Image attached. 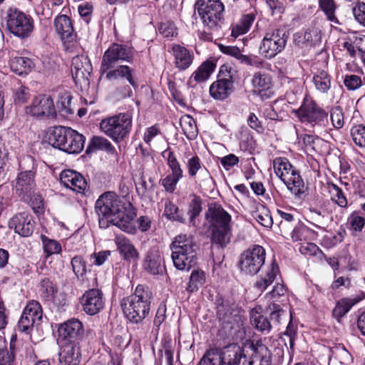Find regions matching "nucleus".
Listing matches in <instances>:
<instances>
[{
    "label": "nucleus",
    "mask_w": 365,
    "mask_h": 365,
    "mask_svg": "<svg viewBox=\"0 0 365 365\" xmlns=\"http://www.w3.org/2000/svg\"><path fill=\"white\" fill-rule=\"evenodd\" d=\"M95 210L101 227H107L110 222L128 234L136 233L134 221L137 215L135 208L130 202L121 200L115 192L102 194L96 202Z\"/></svg>",
    "instance_id": "1"
},
{
    "label": "nucleus",
    "mask_w": 365,
    "mask_h": 365,
    "mask_svg": "<svg viewBox=\"0 0 365 365\" xmlns=\"http://www.w3.org/2000/svg\"><path fill=\"white\" fill-rule=\"evenodd\" d=\"M151 291L143 285H138L133 294L120 301V307L125 319L131 324H141L150 311Z\"/></svg>",
    "instance_id": "2"
},
{
    "label": "nucleus",
    "mask_w": 365,
    "mask_h": 365,
    "mask_svg": "<svg viewBox=\"0 0 365 365\" xmlns=\"http://www.w3.org/2000/svg\"><path fill=\"white\" fill-rule=\"evenodd\" d=\"M206 218L210 224L212 242L226 247L232 237L231 215L221 206H214L209 207Z\"/></svg>",
    "instance_id": "3"
},
{
    "label": "nucleus",
    "mask_w": 365,
    "mask_h": 365,
    "mask_svg": "<svg viewBox=\"0 0 365 365\" xmlns=\"http://www.w3.org/2000/svg\"><path fill=\"white\" fill-rule=\"evenodd\" d=\"M175 267L189 271L197 262L196 245L185 235L176 236L170 245Z\"/></svg>",
    "instance_id": "4"
},
{
    "label": "nucleus",
    "mask_w": 365,
    "mask_h": 365,
    "mask_svg": "<svg viewBox=\"0 0 365 365\" xmlns=\"http://www.w3.org/2000/svg\"><path fill=\"white\" fill-rule=\"evenodd\" d=\"M272 164L276 175L292 194L300 198L305 193L307 188L299 170L286 158H276Z\"/></svg>",
    "instance_id": "5"
},
{
    "label": "nucleus",
    "mask_w": 365,
    "mask_h": 365,
    "mask_svg": "<svg viewBox=\"0 0 365 365\" xmlns=\"http://www.w3.org/2000/svg\"><path fill=\"white\" fill-rule=\"evenodd\" d=\"M99 128L115 143H120L130 133L132 116L128 113H120L103 119Z\"/></svg>",
    "instance_id": "6"
},
{
    "label": "nucleus",
    "mask_w": 365,
    "mask_h": 365,
    "mask_svg": "<svg viewBox=\"0 0 365 365\" xmlns=\"http://www.w3.org/2000/svg\"><path fill=\"white\" fill-rule=\"evenodd\" d=\"M296 113L302 123L313 129L322 128L328 122L326 111L320 108L309 95L304 96Z\"/></svg>",
    "instance_id": "7"
},
{
    "label": "nucleus",
    "mask_w": 365,
    "mask_h": 365,
    "mask_svg": "<svg viewBox=\"0 0 365 365\" xmlns=\"http://www.w3.org/2000/svg\"><path fill=\"white\" fill-rule=\"evenodd\" d=\"M245 357L244 351L239 345L231 344L222 354L214 350L207 351L198 365H237Z\"/></svg>",
    "instance_id": "8"
},
{
    "label": "nucleus",
    "mask_w": 365,
    "mask_h": 365,
    "mask_svg": "<svg viewBox=\"0 0 365 365\" xmlns=\"http://www.w3.org/2000/svg\"><path fill=\"white\" fill-rule=\"evenodd\" d=\"M266 251L262 246L254 245L245 250L240 257L239 268L246 275L257 274L264 265Z\"/></svg>",
    "instance_id": "9"
},
{
    "label": "nucleus",
    "mask_w": 365,
    "mask_h": 365,
    "mask_svg": "<svg viewBox=\"0 0 365 365\" xmlns=\"http://www.w3.org/2000/svg\"><path fill=\"white\" fill-rule=\"evenodd\" d=\"M287 39L288 34L284 29L267 31L259 46V53L267 59L274 58L284 49Z\"/></svg>",
    "instance_id": "10"
},
{
    "label": "nucleus",
    "mask_w": 365,
    "mask_h": 365,
    "mask_svg": "<svg viewBox=\"0 0 365 365\" xmlns=\"http://www.w3.org/2000/svg\"><path fill=\"white\" fill-rule=\"evenodd\" d=\"M6 26L14 36L25 38L30 36L34 29L32 18L17 9H9L6 11Z\"/></svg>",
    "instance_id": "11"
},
{
    "label": "nucleus",
    "mask_w": 365,
    "mask_h": 365,
    "mask_svg": "<svg viewBox=\"0 0 365 365\" xmlns=\"http://www.w3.org/2000/svg\"><path fill=\"white\" fill-rule=\"evenodd\" d=\"M197 11L204 24L213 29L222 19L225 6L220 0H200Z\"/></svg>",
    "instance_id": "12"
},
{
    "label": "nucleus",
    "mask_w": 365,
    "mask_h": 365,
    "mask_svg": "<svg viewBox=\"0 0 365 365\" xmlns=\"http://www.w3.org/2000/svg\"><path fill=\"white\" fill-rule=\"evenodd\" d=\"M186 168L190 178H192L195 184L201 189L208 190L213 188V180L210 173L202 164L200 158L194 155L187 159Z\"/></svg>",
    "instance_id": "13"
},
{
    "label": "nucleus",
    "mask_w": 365,
    "mask_h": 365,
    "mask_svg": "<svg viewBox=\"0 0 365 365\" xmlns=\"http://www.w3.org/2000/svg\"><path fill=\"white\" fill-rule=\"evenodd\" d=\"M54 27L65 49L72 51L78 38V32H75L71 19L66 15H59L54 19Z\"/></svg>",
    "instance_id": "14"
},
{
    "label": "nucleus",
    "mask_w": 365,
    "mask_h": 365,
    "mask_svg": "<svg viewBox=\"0 0 365 365\" xmlns=\"http://www.w3.org/2000/svg\"><path fill=\"white\" fill-rule=\"evenodd\" d=\"M133 53L130 48L118 43H113L105 52L101 66V73L103 75L107 70L113 67L118 61L130 62L133 59Z\"/></svg>",
    "instance_id": "15"
},
{
    "label": "nucleus",
    "mask_w": 365,
    "mask_h": 365,
    "mask_svg": "<svg viewBox=\"0 0 365 365\" xmlns=\"http://www.w3.org/2000/svg\"><path fill=\"white\" fill-rule=\"evenodd\" d=\"M42 319V309L40 303L30 301L24 308L19 321L18 328L21 332L29 334L35 323H39Z\"/></svg>",
    "instance_id": "16"
},
{
    "label": "nucleus",
    "mask_w": 365,
    "mask_h": 365,
    "mask_svg": "<svg viewBox=\"0 0 365 365\" xmlns=\"http://www.w3.org/2000/svg\"><path fill=\"white\" fill-rule=\"evenodd\" d=\"M26 113L38 118H56V111L53 100L50 96L46 95L36 96L31 106L26 107Z\"/></svg>",
    "instance_id": "17"
},
{
    "label": "nucleus",
    "mask_w": 365,
    "mask_h": 365,
    "mask_svg": "<svg viewBox=\"0 0 365 365\" xmlns=\"http://www.w3.org/2000/svg\"><path fill=\"white\" fill-rule=\"evenodd\" d=\"M228 67L225 65L221 66L220 73L223 74L224 71L227 72L225 77L214 81L210 87V94L212 98L217 101H224L227 98L233 91V81L230 72L227 71Z\"/></svg>",
    "instance_id": "18"
},
{
    "label": "nucleus",
    "mask_w": 365,
    "mask_h": 365,
    "mask_svg": "<svg viewBox=\"0 0 365 365\" xmlns=\"http://www.w3.org/2000/svg\"><path fill=\"white\" fill-rule=\"evenodd\" d=\"M15 193L24 201L29 198L35 187L34 173L31 170L20 173L13 182Z\"/></svg>",
    "instance_id": "19"
},
{
    "label": "nucleus",
    "mask_w": 365,
    "mask_h": 365,
    "mask_svg": "<svg viewBox=\"0 0 365 365\" xmlns=\"http://www.w3.org/2000/svg\"><path fill=\"white\" fill-rule=\"evenodd\" d=\"M9 227L21 237H29L34 232L35 222L33 216L26 212L16 214L11 217L8 223Z\"/></svg>",
    "instance_id": "20"
},
{
    "label": "nucleus",
    "mask_w": 365,
    "mask_h": 365,
    "mask_svg": "<svg viewBox=\"0 0 365 365\" xmlns=\"http://www.w3.org/2000/svg\"><path fill=\"white\" fill-rule=\"evenodd\" d=\"M58 332V343L75 342L76 339L83 334V324L79 320L71 319L61 324Z\"/></svg>",
    "instance_id": "21"
},
{
    "label": "nucleus",
    "mask_w": 365,
    "mask_h": 365,
    "mask_svg": "<svg viewBox=\"0 0 365 365\" xmlns=\"http://www.w3.org/2000/svg\"><path fill=\"white\" fill-rule=\"evenodd\" d=\"M169 52L174 57L175 67L180 71L186 70L192 63L193 53L183 46L174 43L171 46Z\"/></svg>",
    "instance_id": "22"
},
{
    "label": "nucleus",
    "mask_w": 365,
    "mask_h": 365,
    "mask_svg": "<svg viewBox=\"0 0 365 365\" xmlns=\"http://www.w3.org/2000/svg\"><path fill=\"white\" fill-rule=\"evenodd\" d=\"M61 346L59 362L61 365H78L80 362L79 348L75 342L58 343Z\"/></svg>",
    "instance_id": "23"
},
{
    "label": "nucleus",
    "mask_w": 365,
    "mask_h": 365,
    "mask_svg": "<svg viewBox=\"0 0 365 365\" xmlns=\"http://www.w3.org/2000/svg\"><path fill=\"white\" fill-rule=\"evenodd\" d=\"M84 143L85 137L70 128L60 150L68 154H77L83 150Z\"/></svg>",
    "instance_id": "24"
},
{
    "label": "nucleus",
    "mask_w": 365,
    "mask_h": 365,
    "mask_svg": "<svg viewBox=\"0 0 365 365\" xmlns=\"http://www.w3.org/2000/svg\"><path fill=\"white\" fill-rule=\"evenodd\" d=\"M322 30L319 26H311L305 31L294 35L295 42L301 46L304 45H317L321 42Z\"/></svg>",
    "instance_id": "25"
},
{
    "label": "nucleus",
    "mask_w": 365,
    "mask_h": 365,
    "mask_svg": "<svg viewBox=\"0 0 365 365\" xmlns=\"http://www.w3.org/2000/svg\"><path fill=\"white\" fill-rule=\"evenodd\" d=\"M78 13L81 21V27L78 31V39L88 42L90 38L89 23L91 19V4L89 2L81 4L78 6Z\"/></svg>",
    "instance_id": "26"
},
{
    "label": "nucleus",
    "mask_w": 365,
    "mask_h": 365,
    "mask_svg": "<svg viewBox=\"0 0 365 365\" xmlns=\"http://www.w3.org/2000/svg\"><path fill=\"white\" fill-rule=\"evenodd\" d=\"M114 242L119 253L127 261L136 260L139 257V253L132 244L130 240L123 235H116Z\"/></svg>",
    "instance_id": "27"
},
{
    "label": "nucleus",
    "mask_w": 365,
    "mask_h": 365,
    "mask_svg": "<svg viewBox=\"0 0 365 365\" xmlns=\"http://www.w3.org/2000/svg\"><path fill=\"white\" fill-rule=\"evenodd\" d=\"M312 82L319 93L327 94L331 87L332 78L327 69L317 68L313 73Z\"/></svg>",
    "instance_id": "28"
},
{
    "label": "nucleus",
    "mask_w": 365,
    "mask_h": 365,
    "mask_svg": "<svg viewBox=\"0 0 365 365\" xmlns=\"http://www.w3.org/2000/svg\"><path fill=\"white\" fill-rule=\"evenodd\" d=\"M279 274V268L275 261L267 267L264 275H261L255 282L254 287L260 292L265 291Z\"/></svg>",
    "instance_id": "29"
},
{
    "label": "nucleus",
    "mask_w": 365,
    "mask_h": 365,
    "mask_svg": "<svg viewBox=\"0 0 365 365\" xmlns=\"http://www.w3.org/2000/svg\"><path fill=\"white\" fill-rule=\"evenodd\" d=\"M69 129L68 127L61 125L49 128L46 135L47 142L53 148L61 150Z\"/></svg>",
    "instance_id": "30"
},
{
    "label": "nucleus",
    "mask_w": 365,
    "mask_h": 365,
    "mask_svg": "<svg viewBox=\"0 0 365 365\" xmlns=\"http://www.w3.org/2000/svg\"><path fill=\"white\" fill-rule=\"evenodd\" d=\"M235 311L227 304H222L217 307V316L223 324H230V329H234L240 321V316L234 313Z\"/></svg>",
    "instance_id": "31"
},
{
    "label": "nucleus",
    "mask_w": 365,
    "mask_h": 365,
    "mask_svg": "<svg viewBox=\"0 0 365 365\" xmlns=\"http://www.w3.org/2000/svg\"><path fill=\"white\" fill-rule=\"evenodd\" d=\"M34 67L33 61L24 56H16L10 61L11 71L19 76H26L30 73Z\"/></svg>",
    "instance_id": "32"
},
{
    "label": "nucleus",
    "mask_w": 365,
    "mask_h": 365,
    "mask_svg": "<svg viewBox=\"0 0 365 365\" xmlns=\"http://www.w3.org/2000/svg\"><path fill=\"white\" fill-rule=\"evenodd\" d=\"M106 74L108 80H116L119 78H125L129 83L134 88L138 85L133 77V70L128 66H119L115 69L106 71L103 75Z\"/></svg>",
    "instance_id": "33"
},
{
    "label": "nucleus",
    "mask_w": 365,
    "mask_h": 365,
    "mask_svg": "<svg viewBox=\"0 0 365 365\" xmlns=\"http://www.w3.org/2000/svg\"><path fill=\"white\" fill-rule=\"evenodd\" d=\"M216 65L212 61H205L199 68L192 74L189 80V83L191 84L192 81L197 83H202L207 81L211 73L215 71Z\"/></svg>",
    "instance_id": "34"
},
{
    "label": "nucleus",
    "mask_w": 365,
    "mask_h": 365,
    "mask_svg": "<svg viewBox=\"0 0 365 365\" xmlns=\"http://www.w3.org/2000/svg\"><path fill=\"white\" fill-rule=\"evenodd\" d=\"M93 150L106 152L108 155L114 157L118 160V152L109 140L103 136H93Z\"/></svg>",
    "instance_id": "35"
},
{
    "label": "nucleus",
    "mask_w": 365,
    "mask_h": 365,
    "mask_svg": "<svg viewBox=\"0 0 365 365\" xmlns=\"http://www.w3.org/2000/svg\"><path fill=\"white\" fill-rule=\"evenodd\" d=\"M360 301L359 298H343L337 302L333 309V316L337 319L344 316L351 308Z\"/></svg>",
    "instance_id": "36"
},
{
    "label": "nucleus",
    "mask_w": 365,
    "mask_h": 365,
    "mask_svg": "<svg viewBox=\"0 0 365 365\" xmlns=\"http://www.w3.org/2000/svg\"><path fill=\"white\" fill-rule=\"evenodd\" d=\"M252 84L255 91L259 94L268 91L271 88L272 81L269 75L257 72L253 75Z\"/></svg>",
    "instance_id": "37"
},
{
    "label": "nucleus",
    "mask_w": 365,
    "mask_h": 365,
    "mask_svg": "<svg viewBox=\"0 0 365 365\" xmlns=\"http://www.w3.org/2000/svg\"><path fill=\"white\" fill-rule=\"evenodd\" d=\"M251 324L259 331L267 334L271 330L272 325L267 317L261 313L252 310L250 313Z\"/></svg>",
    "instance_id": "38"
},
{
    "label": "nucleus",
    "mask_w": 365,
    "mask_h": 365,
    "mask_svg": "<svg viewBox=\"0 0 365 365\" xmlns=\"http://www.w3.org/2000/svg\"><path fill=\"white\" fill-rule=\"evenodd\" d=\"M163 157L166 160L167 165L171 170L170 175L182 178L183 170L174 152L167 148L163 152Z\"/></svg>",
    "instance_id": "39"
},
{
    "label": "nucleus",
    "mask_w": 365,
    "mask_h": 365,
    "mask_svg": "<svg viewBox=\"0 0 365 365\" xmlns=\"http://www.w3.org/2000/svg\"><path fill=\"white\" fill-rule=\"evenodd\" d=\"M72 96L68 93H63L58 103V109L60 115L66 118H71L74 114V108L72 106Z\"/></svg>",
    "instance_id": "40"
},
{
    "label": "nucleus",
    "mask_w": 365,
    "mask_h": 365,
    "mask_svg": "<svg viewBox=\"0 0 365 365\" xmlns=\"http://www.w3.org/2000/svg\"><path fill=\"white\" fill-rule=\"evenodd\" d=\"M58 289L53 281L48 278L43 279L39 285V294L46 302L53 299V296L57 294Z\"/></svg>",
    "instance_id": "41"
},
{
    "label": "nucleus",
    "mask_w": 365,
    "mask_h": 365,
    "mask_svg": "<svg viewBox=\"0 0 365 365\" xmlns=\"http://www.w3.org/2000/svg\"><path fill=\"white\" fill-rule=\"evenodd\" d=\"M164 215L168 219L173 221H177L180 223H185L186 222L182 212L170 200L165 203Z\"/></svg>",
    "instance_id": "42"
},
{
    "label": "nucleus",
    "mask_w": 365,
    "mask_h": 365,
    "mask_svg": "<svg viewBox=\"0 0 365 365\" xmlns=\"http://www.w3.org/2000/svg\"><path fill=\"white\" fill-rule=\"evenodd\" d=\"M319 6L324 13L327 20L335 24H339V21L335 15L336 5L334 0H319Z\"/></svg>",
    "instance_id": "43"
},
{
    "label": "nucleus",
    "mask_w": 365,
    "mask_h": 365,
    "mask_svg": "<svg viewBox=\"0 0 365 365\" xmlns=\"http://www.w3.org/2000/svg\"><path fill=\"white\" fill-rule=\"evenodd\" d=\"M202 200L200 197L194 195L189 203L187 215H189V223L194 227L197 225L196 217L202 212Z\"/></svg>",
    "instance_id": "44"
},
{
    "label": "nucleus",
    "mask_w": 365,
    "mask_h": 365,
    "mask_svg": "<svg viewBox=\"0 0 365 365\" xmlns=\"http://www.w3.org/2000/svg\"><path fill=\"white\" fill-rule=\"evenodd\" d=\"M180 125L184 134L188 139H194L197 135V128L194 119L190 115H185L180 119Z\"/></svg>",
    "instance_id": "45"
},
{
    "label": "nucleus",
    "mask_w": 365,
    "mask_h": 365,
    "mask_svg": "<svg viewBox=\"0 0 365 365\" xmlns=\"http://www.w3.org/2000/svg\"><path fill=\"white\" fill-rule=\"evenodd\" d=\"M205 282V273L200 269H194L190 277L187 290L190 292L197 291Z\"/></svg>",
    "instance_id": "46"
},
{
    "label": "nucleus",
    "mask_w": 365,
    "mask_h": 365,
    "mask_svg": "<svg viewBox=\"0 0 365 365\" xmlns=\"http://www.w3.org/2000/svg\"><path fill=\"white\" fill-rule=\"evenodd\" d=\"M91 73L85 68H76L73 78L76 85H78L81 90L88 91L90 88Z\"/></svg>",
    "instance_id": "47"
},
{
    "label": "nucleus",
    "mask_w": 365,
    "mask_h": 365,
    "mask_svg": "<svg viewBox=\"0 0 365 365\" xmlns=\"http://www.w3.org/2000/svg\"><path fill=\"white\" fill-rule=\"evenodd\" d=\"M312 234L317 235V232L304 225H300L293 229L290 237L293 242H301L306 240Z\"/></svg>",
    "instance_id": "48"
},
{
    "label": "nucleus",
    "mask_w": 365,
    "mask_h": 365,
    "mask_svg": "<svg viewBox=\"0 0 365 365\" xmlns=\"http://www.w3.org/2000/svg\"><path fill=\"white\" fill-rule=\"evenodd\" d=\"M269 309L271 311L269 314L271 324L272 327H278L287 318V313L279 304L274 303L269 307Z\"/></svg>",
    "instance_id": "49"
},
{
    "label": "nucleus",
    "mask_w": 365,
    "mask_h": 365,
    "mask_svg": "<svg viewBox=\"0 0 365 365\" xmlns=\"http://www.w3.org/2000/svg\"><path fill=\"white\" fill-rule=\"evenodd\" d=\"M329 192L332 201L335 202L339 206L346 207L347 206L346 197L341 190L336 185L331 184L329 186Z\"/></svg>",
    "instance_id": "50"
},
{
    "label": "nucleus",
    "mask_w": 365,
    "mask_h": 365,
    "mask_svg": "<svg viewBox=\"0 0 365 365\" xmlns=\"http://www.w3.org/2000/svg\"><path fill=\"white\" fill-rule=\"evenodd\" d=\"M144 267L153 275L159 274L161 271L160 257L148 255L145 260Z\"/></svg>",
    "instance_id": "51"
},
{
    "label": "nucleus",
    "mask_w": 365,
    "mask_h": 365,
    "mask_svg": "<svg viewBox=\"0 0 365 365\" xmlns=\"http://www.w3.org/2000/svg\"><path fill=\"white\" fill-rule=\"evenodd\" d=\"M133 180L135 182L136 192L138 195L142 197L145 196L148 191L154 185L153 180L151 178H150L149 181L151 183V186H148L143 176V173H140L139 177L137 178L133 176Z\"/></svg>",
    "instance_id": "52"
},
{
    "label": "nucleus",
    "mask_w": 365,
    "mask_h": 365,
    "mask_svg": "<svg viewBox=\"0 0 365 365\" xmlns=\"http://www.w3.org/2000/svg\"><path fill=\"white\" fill-rule=\"evenodd\" d=\"M351 135L354 143L359 147H365V126L362 124L354 125L351 129Z\"/></svg>",
    "instance_id": "53"
},
{
    "label": "nucleus",
    "mask_w": 365,
    "mask_h": 365,
    "mask_svg": "<svg viewBox=\"0 0 365 365\" xmlns=\"http://www.w3.org/2000/svg\"><path fill=\"white\" fill-rule=\"evenodd\" d=\"M299 252L302 255L308 257H322L324 256L323 252L314 243L307 242L302 244L299 247Z\"/></svg>",
    "instance_id": "54"
},
{
    "label": "nucleus",
    "mask_w": 365,
    "mask_h": 365,
    "mask_svg": "<svg viewBox=\"0 0 365 365\" xmlns=\"http://www.w3.org/2000/svg\"><path fill=\"white\" fill-rule=\"evenodd\" d=\"M41 239L43 244L44 252L46 253V257L61 252V246L57 241L51 240L46 236H42Z\"/></svg>",
    "instance_id": "55"
},
{
    "label": "nucleus",
    "mask_w": 365,
    "mask_h": 365,
    "mask_svg": "<svg viewBox=\"0 0 365 365\" xmlns=\"http://www.w3.org/2000/svg\"><path fill=\"white\" fill-rule=\"evenodd\" d=\"M255 218L260 225L265 227H271L273 224L270 212L264 207L256 212Z\"/></svg>",
    "instance_id": "56"
},
{
    "label": "nucleus",
    "mask_w": 365,
    "mask_h": 365,
    "mask_svg": "<svg viewBox=\"0 0 365 365\" xmlns=\"http://www.w3.org/2000/svg\"><path fill=\"white\" fill-rule=\"evenodd\" d=\"M344 236L341 232H338L336 235L330 234L326 235L322 240V245L327 249L335 247L339 243L341 242Z\"/></svg>",
    "instance_id": "57"
},
{
    "label": "nucleus",
    "mask_w": 365,
    "mask_h": 365,
    "mask_svg": "<svg viewBox=\"0 0 365 365\" xmlns=\"http://www.w3.org/2000/svg\"><path fill=\"white\" fill-rule=\"evenodd\" d=\"M344 84L347 90L355 91L361 86V78L354 74H346L344 78Z\"/></svg>",
    "instance_id": "58"
},
{
    "label": "nucleus",
    "mask_w": 365,
    "mask_h": 365,
    "mask_svg": "<svg viewBox=\"0 0 365 365\" xmlns=\"http://www.w3.org/2000/svg\"><path fill=\"white\" fill-rule=\"evenodd\" d=\"M287 292V289L283 284L276 283L272 289L266 294L265 297L269 300L277 301L284 297Z\"/></svg>",
    "instance_id": "59"
},
{
    "label": "nucleus",
    "mask_w": 365,
    "mask_h": 365,
    "mask_svg": "<svg viewBox=\"0 0 365 365\" xmlns=\"http://www.w3.org/2000/svg\"><path fill=\"white\" fill-rule=\"evenodd\" d=\"M103 307L104 299L101 290L93 288V315L98 313Z\"/></svg>",
    "instance_id": "60"
},
{
    "label": "nucleus",
    "mask_w": 365,
    "mask_h": 365,
    "mask_svg": "<svg viewBox=\"0 0 365 365\" xmlns=\"http://www.w3.org/2000/svg\"><path fill=\"white\" fill-rule=\"evenodd\" d=\"M182 178L173 175H168L165 178L162 180V185L165 188L166 192L173 193L176 189V186Z\"/></svg>",
    "instance_id": "61"
},
{
    "label": "nucleus",
    "mask_w": 365,
    "mask_h": 365,
    "mask_svg": "<svg viewBox=\"0 0 365 365\" xmlns=\"http://www.w3.org/2000/svg\"><path fill=\"white\" fill-rule=\"evenodd\" d=\"M237 60L242 64L256 68H260L262 66V61L255 55H244L241 53Z\"/></svg>",
    "instance_id": "62"
},
{
    "label": "nucleus",
    "mask_w": 365,
    "mask_h": 365,
    "mask_svg": "<svg viewBox=\"0 0 365 365\" xmlns=\"http://www.w3.org/2000/svg\"><path fill=\"white\" fill-rule=\"evenodd\" d=\"M331 120L333 126L339 129L344 125V113L340 107H336L331 111Z\"/></svg>",
    "instance_id": "63"
},
{
    "label": "nucleus",
    "mask_w": 365,
    "mask_h": 365,
    "mask_svg": "<svg viewBox=\"0 0 365 365\" xmlns=\"http://www.w3.org/2000/svg\"><path fill=\"white\" fill-rule=\"evenodd\" d=\"M353 14L355 19L365 26V3L358 2L357 5L353 8Z\"/></svg>",
    "instance_id": "64"
}]
</instances>
